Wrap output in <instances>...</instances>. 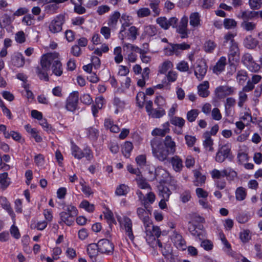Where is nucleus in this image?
I'll return each instance as SVG.
<instances>
[{"label":"nucleus","mask_w":262,"mask_h":262,"mask_svg":"<svg viewBox=\"0 0 262 262\" xmlns=\"http://www.w3.org/2000/svg\"><path fill=\"white\" fill-rule=\"evenodd\" d=\"M59 54L57 53L48 54L44 55L40 61L41 68H37V73L39 78L45 81L49 80L47 71L50 69L51 66L53 65L55 57L58 58Z\"/></svg>","instance_id":"2"},{"label":"nucleus","mask_w":262,"mask_h":262,"mask_svg":"<svg viewBox=\"0 0 262 262\" xmlns=\"http://www.w3.org/2000/svg\"><path fill=\"white\" fill-rule=\"evenodd\" d=\"M145 232L147 236H151L155 239V237H159L161 235V231L159 227L154 226L152 222L144 227Z\"/></svg>","instance_id":"17"},{"label":"nucleus","mask_w":262,"mask_h":262,"mask_svg":"<svg viewBox=\"0 0 262 262\" xmlns=\"http://www.w3.org/2000/svg\"><path fill=\"white\" fill-rule=\"evenodd\" d=\"M120 17V14L119 12L116 11L111 15L108 19L107 24L112 29H115L118 23V19Z\"/></svg>","instance_id":"36"},{"label":"nucleus","mask_w":262,"mask_h":262,"mask_svg":"<svg viewBox=\"0 0 262 262\" xmlns=\"http://www.w3.org/2000/svg\"><path fill=\"white\" fill-rule=\"evenodd\" d=\"M235 99L232 97L227 98L225 103V112L227 116L233 115L232 107L235 104Z\"/></svg>","instance_id":"26"},{"label":"nucleus","mask_w":262,"mask_h":262,"mask_svg":"<svg viewBox=\"0 0 262 262\" xmlns=\"http://www.w3.org/2000/svg\"><path fill=\"white\" fill-rule=\"evenodd\" d=\"M145 94L142 92H139L136 96L137 103L140 107H142L145 102Z\"/></svg>","instance_id":"60"},{"label":"nucleus","mask_w":262,"mask_h":262,"mask_svg":"<svg viewBox=\"0 0 262 262\" xmlns=\"http://www.w3.org/2000/svg\"><path fill=\"white\" fill-rule=\"evenodd\" d=\"M131 82V79L129 77H126L123 82L121 83V88H118L117 90V92L122 93L124 92V89L129 88Z\"/></svg>","instance_id":"58"},{"label":"nucleus","mask_w":262,"mask_h":262,"mask_svg":"<svg viewBox=\"0 0 262 262\" xmlns=\"http://www.w3.org/2000/svg\"><path fill=\"white\" fill-rule=\"evenodd\" d=\"M233 90L232 88L227 85H221L215 90V94L217 98L223 99L226 96L233 93Z\"/></svg>","instance_id":"15"},{"label":"nucleus","mask_w":262,"mask_h":262,"mask_svg":"<svg viewBox=\"0 0 262 262\" xmlns=\"http://www.w3.org/2000/svg\"><path fill=\"white\" fill-rule=\"evenodd\" d=\"M136 180L138 186L140 188L142 189H148L149 190H151V186L148 184L147 180L142 177L139 176V177L136 178Z\"/></svg>","instance_id":"44"},{"label":"nucleus","mask_w":262,"mask_h":262,"mask_svg":"<svg viewBox=\"0 0 262 262\" xmlns=\"http://www.w3.org/2000/svg\"><path fill=\"white\" fill-rule=\"evenodd\" d=\"M86 136L91 140H95L99 135V131L95 128L89 127L85 129Z\"/></svg>","instance_id":"46"},{"label":"nucleus","mask_w":262,"mask_h":262,"mask_svg":"<svg viewBox=\"0 0 262 262\" xmlns=\"http://www.w3.org/2000/svg\"><path fill=\"white\" fill-rule=\"evenodd\" d=\"M156 196L154 192L150 191L142 199V204L144 207H150L149 205L152 204L155 201Z\"/></svg>","instance_id":"29"},{"label":"nucleus","mask_w":262,"mask_h":262,"mask_svg":"<svg viewBox=\"0 0 262 262\" xmlns=\"http://www.w3.org/2000/svg\"><path fill=\"white\" fill-rule=\"evenodd\" d=\"M52 73L57 76H60L62 74V67L61 62L58 58H56L52 66Z\"/></svg>","instance_id":"31"},{"label":"nucleus","mask_w":262,"mask_h":262,"mask_svg":"<svg viewBox=\"0 0 262 262\" xmlns=\"http://www.w3.org/2000/svg\"><path fill=\"white\" fill-rule=\"evenodd\" d=\"M224 25L226 29H231L236 26V22L234 19L226 18L224 20Z\"/></svg>","instance_id":"62"},{"label":"nucleus","mask_w":262,"mask_h":262,"mask_svg":"<svg viewBox=\"0 0 262 262\" xmlns=\"http://www.w3.org/2000/svg\"><path fill=\"white\" fill-rule=\"evenodd\" d=\"M78 100L79 94L77 91L70 93L66 100V109L70 112H74L77 109Z\"/></svg>","instance_id":"9"},{"label":"nucleus","mask_w":262,"mask_h":262,"mask_svg":"<svg viewBox=\"0 0 262 262\" xmlns=\"http://www.w3.org/2000/svg\"><path fill=\"white\" fill-rule=\"evenodd\" d=\"M242 62L251 72H258L260 70V65L254 60L250 53H245L242 57Z\"/></svg>","instance_id":"5"},{"label":"nucleus","mask_w":262,"mask_h":262,"mask_svg":"<svg viewBox=\"0 0 262 262\" xmlns=\"http://www.w3.org/2000/svg\"><path fill=\"white\" fill-rule=\"evenodd\" d=\"M170 194L171 191L168 187L163 185L158 186V195L162 199H169Z\"/></svg>","instance_id":"39"},{"label":"nucleus","mask_w":262,"mask_h":262,"mask_svg":"<svg viewBox=\"0 0 262 262\" xmlns=\"http://www.w3.org/2000/svg\"><path fill=\"white\" fill-rule=\"evenodd\" d=\"M0 204L3 208L6 210L11 217H14L15 214L11 207L10 203L6 197L3 196L0 197Z\"/></svg>","instance_id":"30"},{"label":"nucleus","mask_w":262,"mask_h":262,"mask_svg":"<svg viewBox=\"0 0 262 262\" xmlns=\"http://www.w3.org/2000/svg\"><path fill=\"white\" fill-rule=\"evenodd\" d=\"M117 220L121 227L124 230L126 235L133 242L134 240L135 236L133 234V223L131 219L126 216H123V217L118 216H117Z\"/></svg>","instance_id":"4"},{"label":"nucleus","mask_w":262,"mask_h":262,"mask_svg":"<svg viewBox=\"0 0 262 262\" xmlns=\"http://www.w3.org/2000/svg\"><path fill=\"white\" fill-rule=\"evenodd\" d=\"M82 154L83 157H85L87 160L91 161L93 158V152L90 147H86L84 148Z\"/></svg>","instance_id":"64"},{"label":"nucleus","mask_w":262,"mask_h":262,"mask_svg":"<svg viewBox=\"0 0 262 262\" xmlns=\"http://www.w3.org/2000/svg\"><path fill=\"white\" fill-rule=\"evenodd\" d=\"M250 7L253 9H258L262 5L261 0H249Z\"/></svg>","instance_id":"63"},{"label":"nucleus","mask_w":262,"mask_h":262,"mask_svg":"<svg viewBox=\"0 0 262 262\" xmlns=\"http://www.w3.org/2000/svg\"><path fill=\"white\" fill-rule=\"evenodd\" d=\"M151 207H139L137 209V214L138 217L142 221L144 227L151 222L149 218V214H151Z\"/></svg>","instance_id":"11"},{"label":"nucleus","mask_w":262,"mask_h":262,"mask_svg":"<svg viewBox=\"0 0 262 262\" xmlns=\"http://www.w3.org/2000/svg\"><path fill=\"white\" fill-rule=\"evenodd\" d=\"M231 150L228 145L222 146L216 153L215 161L218 163H223L229 157Z\"/></svg>","instance_id":"14"},{"label":"nucleus","mask_w":262,"mask_h":262,"mask_svg":"<svg viewBox=\"0 0 262 262\" xmlns=\"http://www.w3.org/2000/svg\"><path fill=\"white\" fill-rule=\"evenodd\" d=\"M258 44V41L251 35L247 36L244 40V45L249 49H254Z\"/></svg>","instance_id":"32"},{"label":"nucleus","mask_w":262,"mask_h":262,"mask_svg":"<svg viewBox=\"0 0 262 262\" xmlns=\"http://www.w3.org/2000/svg\"><path fill=\"white\" fill-rule=\"evenodd\" d=\"M195 180L193 181L194 185L196 186H202L205 182L206 177L202 175L201 173L198 171H195L194 173Z\"/></svg>","instance_id":"43"},{"label":"nucleus","mask_w":262,"mask_h":262,"mask_svg":"<svg viewBox=\"0 0 262 262\" xmlns=\"http://www.w3.org/2000/svg\"><path fill=\"white\" fill-rule=\"evenodd\" d=\"M80 207L84 209L86 211L89 212H92L95 209L94 205L92 204H90L88 201H82L80 204Z\"/></svg>","instance_id":"55"},{"label":"nucleus","mask_w":262,"mask_h":262,"mask_svg":"<svg viewBox=\"0 0 262 262\" xmlns=\"http://www.w3.org/2000/svg\"><path fill=\"white\" fill-rule=\"evenodd\" d=\"M64 23V16L63 15H59L56 16L49 25V31L54 34L61 32Z\"/></svg>","instance_id":"8"},{"label":"nucleus","mask_w":262,"mask_h":262,"mask_svg":"<svg viewBox=\"0 0 262 262\" xmlns=\"http://www.w3.org/2000/svg\"><path fill=\"white\" fill-rule=\"evenodd\" d=\"M87 252L89 256L92 259H95L98 254V252H99L98 243L97 244L92 243L89 244L87 247Z\"/></svg>","instance_id":"24"},{"label":"nucleus","mask_w":262,"mask_h":262,"mask_svg":"<svg viewBox=\"0 0 262 262\" xmlns=\"http://www.w3.org/2000/svg\"><path fill=\"white\" fill-rule=\"evenodd\" d=\"M158 33V29L154 25H147L144 27L142 33L143 38H148L155 36Z\"/></svg>","instance_id":"19"},{"label":"nucleus","mask_w":262,"mask_h":262,"mask_svg":"<svg viewBox=\"0 0 262 262\" xmlns=\"http://www.w3.org/2000/svg\"><path fill=\"white\" fill-rule=\"evenodd\" d=\"M239 237L243 243H247L251 239V234L249 230H243L241 232Z\"/></svg>","instance_id":"59"},{"label":"nucleus","mask_w":262,"mask_h":262,"mask_svg":"<svg viewBox=\"0 0 262 262\" xmlns=\"http://www.w3.org/2000/svg\"><path fill=\"white\" fill-rule=\"evenodd\" d=\"M256 24L249 21H243L241 24V27L246 31H252L256 28Z\"/></svg>","instance_id":"52"},{"label":"nucleus","mask_w":262,"mask_h":262,"mask_svg":"<svg viewBox=\"0 0 262 262\" xmlns=\"http://www.w3.org/2000/svg\"><path fill=\"white\" fill-rule=\"evenodd\" d=\"M226 64V58L224 56L221 57L216 64L213 67V71L216 74H220L223 71L225 70V66Z\"/></svg>","instance_id":"25"},{"label":"nucleus","mask_w":262,"mask_h":262,"mask_svg":"<svg viewBox=\"0 0 262 262\" xmlns=\"http://www.w3.org/2000/svg\"><path fill=\"white\" fill-rule=\"evenodd\" d=\"M204 140L203 142V145L206 151L212 152L214 150L213 147V140L210 136L209 132H206L203 134Z\"/></svg>","instance_id":"20"},{"label":"nucleus","mask_w":262,"mask_h":262,"mask_svg":"<svg viewBox=\"0 0 262 262\" xmlns=\"http://www.w3.org/2000/svg\"><path fill=\"white\" fill-rule=\"evenodd\" d=\"M251 91H246L245 90V86L243 88L242 90L238 93V106L242 107L244 103L248 100V96L246 94L247 92H251Z\"/></svg>","instance_id":"35"},{"label":"nucleus","mask_w":262,"mask_h":262,"mask_svg":"<svg viewBox=\"0 0 262 262\" xmlns=\"http://www.w3.org/2000/svg\"><path fill=\"white\" fill-rule=\"evenodd\" d=\"M63 209L64 211L59 213L60 221L58 223L60 225L65 224L70 226L74 223V216L77 215L78 210L75 206L71 205L65 206Z\"/></svg>","instance_id":"3"},{"label":"nucleus","mask_w":262,"mask_h":262,"mask_svg":"<svg viewBox=\"0 0 262 262\" xmlns=\"http://www.w3.org/2000/svg\"><path fill=\"white\" fill-rule=\"evenodd\" d=\"M258 12L252 11H245L241 12V18L243 21H248L258 16Z\"/></svg>","instance_id":"45"},{"label":"nucleus","mask_w":262,"mask_h":262,"mask_svg":"<svg viewBox=\"0 0 262 262\" xmlns=\"http://www.w3.org/2000/svg\"><path fill=\"white\" fill-rule=\"evenodd\" d=\"M190 25L193 28H197L201 26V15L199 13L194 12L190 14Z\"/></svg>","instance_id":"22"},{"label":"nucleus","mask_w":262,"mask_h":262,"mask_svg":"<svg viewBox=\"0 0 262 262\" xmlns=\"http://www.w3.org/2000/svg\"><path fill=\"white\" fill-rule=\"evenodd\" d=\"M170 163L173 170L176 172H180L183 167L182 160L178 156H174L170 158Z\"/></svg>","instance_id":"23"},{"label":"nucleus","mask_w":262,"mask_h":262,"mask_svg":"<svg viewBox=\"0 0 262 262\" xmlns=\"http://www.w3.org/2000/svg\"><path fill=\"white\" fill-rule=\"evenodd\" d=\"M209 88V83L208 81H204L198 86V94L203 98L208 97L210 94L208 89Z\"/></svg>","instance_id":"21"},{"label":"nucleus","mask_w":262,"mask_h":262,"mask_svg":"<svg viewBox=\"0 0 262 262\" xmlns=\"http://www.w3.org/2000/svg\"><path fill=\"white\" fill-rule=\"evenodd\" d=\"M138 35V29L135 26H131L126 29L120 30L119 37L122 40L126 39L134 41Z\"/></svg>","instance_id":"7"},{"label":"nucleus","mask_w":262,"mask_h":262,"mask_svg":"<svg viewBox=\"0 0 262 262\" xmlns=\"http://www.w3.org/2000/svg\"><path fill=\"white\" fill-rule=\"evenodd\" d=\"M261 79V76L258 74H252L251 79L248 80L245 86V90L252 91L255 88V85L258 83Z\"/></svg>","instance_id":"18"},{"label":"nucleus","mask_w":262,"mask_h":262,"mask_svg":"<svg viewBox=\"0 0 262 262\" xmlns=\"http://www.w3.org/2000/svg\"><path fill=\"white\" fill-rule=\"evenodd\" d=\"M113 104L116 107L115 113L116 114H118L119 112L122 111L123 110L125 107L126 103L124 100H121L120 98L115 97Z\"/></svg>","instance_id":"41"},{"label":"nucleus","mask_w":262,"mask_h":262,"mask_svg":"<svg viewBox=\"0 0 262 262\" xmlns=\"http://www.w3.org/2000/svg\"><path fill=\"white\" fill-rule=\"evenodd\" d=\"M13 64L17 67H21L25 64V58L23 55L19 53L14 55L12 59Z\"/></svg>","instance_id":"34"},{"label":"nucleus","mask_w":262,"mask_h":262,"mask_svg":"<svg viewBox=\"0 0 262 262\" xmlns=\"http://www.w3.org/2000/svg\"><path fill=\"white\" fill-rule=\"evenodd\" d=\"M223 173L228 181H233L237 177V172L230 167L224 169Z\"/></svg>","instance_id":"37"},{"label":"nucleus","mask_w":262,"mask_h":262,"mask_svg":"<svg viewBox=\"0 0 262 262\" xmlns=\"http://www.w3.org/2000/svg\"><path fill=\"white\" fill-rule=\"evenodd\" d=\"M82 151L83 150H81L79 147L74 144L73 143H72L71 152L72 155L75 158L79 160L83 158Z\"/></svg>","instance_id":"47"},{"label":"nucleus","mask_w":262,"mask_h":262,"mask_svg":"<svg viewBox=\"0 0 262 262\" xmlns=\"http://www.w3.org/2000/svg\"><path fill=\"white\" fill-rule=\"evenodd\" d=\"M190 48L189 45L185 42L181 43L170 44V47L165 48L164 52L167 55L171 56L175 54L177 56L179 55L181 51L188 50Z\"/></svg>","instance_id":"6"},{"label":"nucleus","mask_w":262,"mask_h":262,"mask_svg":"<svg viewBox=\"0 0 262 262\" xmlns=\"http://www.w3.org/2000/svg\"><path fill=\"white\" fill-rule=\"evenodd\" d=\"M152 154L155 158L163 162L167 159L169 155L171 154L168 149L165 147L163 144V140L160 137H155L150 141Z\"/></svg>","instance_id":"1"},{"label":"nucleus","mask_w":262,"mask_h":262,"mask_svg":"<svg viewBox=\"0 0 262 262\" xmlns=\"http://www.w3.org/2000/svg\"><path fill=\"white\" fill-rule=\"evenodd\" d=\"M170 123L176 126H178L179 128H182L185 124V120L179 117H172L170 120Z\"/></svg>","instance_id":"53"},{"label":"nucleus","mask_w":262,"mask_h":262,"mask_svg":"<svg viewBox=\"0 0 262 262\" xmlns=\"http://www.w3.org/2000/svg\"><path fill=\"white\" fill-rule=\"evenodd\" d=\"M168 126L169 123L166 122L164 124V126L165 127L164 129L156 128L152 131L151 134L153 136H159L163 137L169 132V128H168Z\"/></svg>","instance_id":"42"},{"label":"nucleus","mask_w":262,"mask_h":262,"mask_svg":"<svg viewBox=\"0 0 262 262\" xmlns=\"http://www.w3.org/2000/svg\"><path fill=\"white\" fill-rule=\"evenodd\" d=\"M210 174L213 179L219 180L221 179V178H224V174L223 173V170H219L217 169H213L211 172Z\"/></svg>","instance_id":"57"},{"label":"nucleus","mask_w":262,"mask_h":262,"mask_svg":"<svg viewBox=\"0 0 262 262\" xmlns=\"http://www.w3.org/2000/svg\"><path fill=\"white\" fill-rule=\"evenodd\" d=\"M173 67L172 63L169 60L164 61L159 68V73L165 74L167 71Z\"/></svg>","instance_id":"49"},{"label":"nucleus","mask_w":262,"mask_h":262,"mask_svg":"<svg viewBox=\"0 0 262 262\" xmlns=\"http://www.w3.org/2000/svg\"><path fill=\"white\" fill-rule=\"evenodd\" d=\"M156 23L164 30H167L171 26L174 28L177 26L178 19L176 17L167 19L165 17H160L156 19Z\"/></svg>","instance_id":"10"},{"label":"nucleus","mask_w":262,"mask_h":262,"mask_svg":"<svg viewBox=\"0 0 262 262\" xmlns=\"http://www.w3.org/2000/svg\"><path fill=\"white\" fill-rule=\"evenodd\" d=\"M163 144L167 149H169L170 154L173 155L176 152V143L170 136H167L163 141Z\"/></svg>","instance_id":"28"},{"label":"nucleus","mask_w":262,"mask_h":262,"mask_svg":"<svg viewBox=\"0 0 262 262\" xmlns=\"http://www.w3.org/2000/svg\"><path fill=\"white\" fill-rule=\"evenodd\" d=\"M236 200L238 201H242L244 200L247 196L246 189L241 186L236 188L235 191Z\"/></svg>","instance_id":"38"},{"label":"nucleus","mask_w":262,"mask_h":262,"mask_svg":"<svg viewBox=\"0 0 262 262\" xmlns=\"http://www.w3.org/2000/svg\"><path fill=\"white\" fill-rule=\"evenodd\" d=\"M165 111L161 107H159L158 109H153V110L149 114V115L151 116L152 118H157L161 117L164 115H165Z\"/></svg>","instance_id":"56"},{"label":"nucleus","mask_w":262,"mask_h":262,"mask_svg":"<svg viewBox=\"0 0 262 262\" xmlns=\"http://www.w3.org/2000/svg\"><path fill=\"white\" fill-rule=\"evenodd\" d=\"M137 14L139 17L142 18L149 16L150 14V11L147 8H142L137 10Z\"/></svg>","instance_id":"61"},{"label":"nucleus","mask_w":262,"mask_h":262,"mask_svg":"<svg viewBox=\"0 0 262 262\" xmlns=\"http://www.w3.org/2000/svg\"><path fill=\"white\" fill-rule=\"evenodd\" d=\"M175 246L179 249L184 250L186 248V242L182 236L177 232H173L171 237Z\"/></svg>","instance_id":"16"},{"label":"nucleus","mask_w":262,"mask_h":262,"mask_svg":"<svg viewBox=\"0 0 262 262\" xmlns=\"http://www.w3.org/2000/svg\"><path fill=\"white\" fill-rule=\"evenodd\" d=\"M10 184V179L7 172L0 173V185L3 190L8 187Z\"/></svg>","instance_id":"40"},{"label":"nucleus","mask_w":262,"mask_h":262,"mask_svg":"<svg viewBox=\"0 0 262 262\" xmlns=\"http://www.w3.org/2000/svg\"><path fill=\"white\" fill-rule=\"evenodd\" d=\"M99 252L107 255L112 254L114 246L112 243L107 239H101L98 242Z\"/></svg>","instance_id":"12"},{"label":"nucleus","mask_w":262,"mask_h":262,"mask_svg":"<svg viewBox=\"0 0 262 262\" xmlns=\"http://www.w3.org/2000/svg\"><path fill=\"white\" fill-rule=\"evenodd\" d=\"M188 17L186 16H183L181 19L179 25H177L176 27L177 32L180 34L181 38H186L188 36Z\"/></svg>","instance_id":"13"},{"label":"nucleus","mask_w":262,"mask_h":262,"mask_svg":"<svg viewBox=\"0 0 262 262\" xmlns=\"http://www.w3.org/2000/svg\"><path fill=\"white\" fill-rule=\"evenodd\" d=\"M199 114V110H191L187 113V119L190 122H194Z\"/></svg>","instance_id":"54"},{"label":"nucleus","mask_w":262,"mask_h":262,"mask_svg":"<svg viewBox=\"0 0 262 262\" xmlns=\"http://www.w3.org/2000/svg\"><path fill=\"white\" fill-rule=\"evenodd\" d=\"M248 77L247 72L244 70L238 71L236 74V80L241 85H243Z\"/></svg>","instance_id":"48"},{"label":"nucleus","mask_w":262,"mask_h":262,"mask_svg":"<svg viewBox=\"0 0 262 262\" xmlns=\"http://www.w3.org/2000/svg\"><path fill=\"white\" fill-rule=\"evenodd\" d=\"M207 72V67L204 63L199 64L194 70V74L199 80L203 79Z\"/></svg>","instance_id":"27"},{"label":"nucleus","mask_w":262,"mask_h":262,"mask_svg":"<svg viewBox=\"0 0 262 262\" xmlns=\"http://www.w3.org/2000/svg\"><path fill=\"white\" fill-rule=\"evenodd\" d=\"M129 187L125 184H121L118 186L115 191V194L117 195H125L129 191Z\"/></svg>","instance_id":"50"},{"label":"nucleus","mask_w":262,"mask_h":262,"mask_svg":"<svg viewBox=\"0 0 262 262\" xmlns=\"http://www.w3.org/2000/svg\"><path fill=\"white\" fill-rule=\"evenodd\" d=\"M239 60V51H229L228 60L232 65Z\"/></svg>","instance_id":"51"},{"label":"nucleus","mask_w":262,"mask_h":262,"mask_svg":"<svg viewBox=\"0 0 262 262\" xmlns=\"http://www.w3.org/2000/svg\"><path fill=\"white\" fill-rule=\"evenodd\" d=\"M133 148V144L131 142H125L122 147L121 151L122 154L126 158H129Z\"/></svg>","instance_id":"33"}]
</instances>
